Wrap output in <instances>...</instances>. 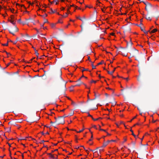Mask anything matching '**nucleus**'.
I'll return each instance as SVG.
<instances>
[{
  "instance_id": "25",
  "label": "nucleus",
  "mask_w": 159,
  "mask_h": 159,
  "mask_svg": "<svg viewBox=\"0 0 159 159\" xmlns=\"http://www.w3.org/2000/svg\"><path fill=\"white\" fill-rule=\"evenodd\" d=\"M74 114V111H72L70 113H69V114L68 115V116H72Z\"/></svg>"
},
{
  "instance_id": "27",
  "label": "nucleus",
  "mask_w": 159,
  "mask_h": 159,
  "mask_svg": "<svg viewBox=\"0 0 159 159\" xmlns=\"http://www.w3.org/2000/svg\"><path fill=\"white\" fill-rule=\"evenodd\" d=\"M9 21H10L13 25H15V23L14 22V21L13 20H9Z\"/></svg>"
},
{
  "instance_id": "13",
  "label": "nucleus",
  "mask_w": 159,
  "mask_h": 159,
  "mask_svg": "<svg viewBox=\"0 0 159 159\" xmlns=\"http://www.w3.org/2000/svg\"><path fill=\"white\" fill-rule=\"evenodd\" d=\"M145 18L147 20H152L151 17L149 16L148 15H146V16L145 17Z\"/></svg>"
},
{
  "instance_id": "3",
  "label": "nucleus",
  "mask_w": 159,
  "mask_h": 159,
  "mask_svg": "<svg viewBox=\"0 0 159 159\" xmlns=\"http://www.w3.org/2000/svg\"><path fill=\"white\" fill-rule=\"evenodd\" d=\"M57 121V125L60 124H63L65 123V120L64 119H63V117H61V116L58 117V120Z\"/></svg>"
},
{
  "instance_id": "2",
  "label": "nucleus",
  "mask_w": 159,
  "mask_h": 159,
  "mask_svg": "<svg viewBox=\"0 0 159 159\" xmlns=\"http://www.w3.org/2000/svg\"><path fill=\"white\" fill-rule=\"evenodd\" d=\"M118 51H119L120 52H121V55L126 56L127 55V53H126V50L124 48L120 47L119 49L118 50Z\"/></svg>"
},
{
  "instance_id": "11",
  "label": "nucleus",
  "mask_w": 159,
  "mask_h": 159,
  "mask_svg": "<svg viewBox=\"0 0 159 159\" xmlns=\"http://www.w3.org/2000/svg\"><path fill=\"white\" fill-rule=\"evenodd\" d=\"M94 96H95V98L94 99H93V100H94L96 99L97 97H99L101 95L100 94H98V95H97L95 92H94Z\"/></svg>"
},
{
  "instance_id": "43",
  "label": "nucleus",
  "mask_w": 159,
  "mask_h": 159,
  "mask_svg": "<svg viewBox=\"0 0 159 159\" xmlns=\"http://www.w3.org/2000/svg\"><path fill=\"white\" fill-rule=\"evenodd\" d=\"M75 85H72L70 87V89H73L74 87H75Z\"/></svg>"
},
{
  "instance_id": "47",
  "label": "nucleus",
  "mask_w": 159,
  "mask_h": 159,
  "mask_svg": "<svg viewBox=\"0 0 159 159\" xmlns=\"http://www.w3.org/2000/svg\"><path fill=\"white\" fill-rule=\"evenodd\" d=\"M26 120L27 122H31L30 120L29 119H26Z\"/></svg>"
},
{
  "instance_id": "34",
  "label": "nucleus",
  "mask_w": 159,
  "mask_h": 159,
  "mask_svg": "<svg viewBox=\"0 0 159 159\" xmlns=\"http://www.w3.org/2000/svg\"><path fill=\"white\" fill-rule=\"evenodd\" d=\"M84 129V128H83L81 129V130H80L79 131H77V133H80L82 132Z\"/></svg>"
},
{
  "instance_id": "62",
  "label": "nucleus",
  "mask_w": 159,
  "mask_h": 159,
  "mask_svg": "<svg viewBox=\"0 0 159 159\" xmlns=\"http://www.w3.org/2000/svg\"><path fill=\"white\" fill-rule=\"evenodd\" d=\"M132 143L133 144L134 146L135 145V142H132Z\"/></svg>"
},
{
  "instance_id": "32",
  "label": "nucleus",
  "mask_w": 159,
  "mask_h": 159,
  "mask_svg": "<svg viewBox=\"0 0 159 159\" xmlns=\"http://www.w3.org/2000/svg\"><path fill=\"white\" fill-rule=\"evenodd\" d=\"M68 116V115H64L63 116H61V117H63V119H64V118L65 117H66L67 116Z\"/></svg>"
},
{
  "instance_id": "48",
  "label": "nucleus",
  "mask_w": 159,
  "mask_h": 159,
  "mask_svg": "<svg viewBox=\"0 0 159 159\" xmlns=\"http://www.w3.org/2000/svg\"><path fill=\"white\" fill-rule=\"evenodd\" d=\"M93 127L95 129H97V128H96V126L95 125H93Z\"/></svg>"
},
{
  "instance_id": "18",
  "label": "nucleus",
  "mask_w": 159,
  "mask_h": 159,
  "mask_svg": "<svg viewBox=\"0 0 159 159\" xmlns=\"http://www.w3.org/2000/svg\"><path fill=\"white\" fill-rule=\"evenodd\" d=\"M90 105H91V106H93V105H96V103L94 102H91L90 103Z\"/></svg>"
},
{
  "instance_id": "58",
  "label": "nucleus",
  "mask_w": 159,
  "mask_h": 159,
  "mask_svg": "<svg viewBox=\"0 0 159 159\" xmlns=\"http://www.w3.org/2000/svg\"><path fill=\"white\" fill-rule=\"evenodd\" d=\"M88 60L91 61V59L89 57H88Z\"/></svg>"
},
{
  "instance_id": "7",
  "label": "nucleus",
  "mask_w": 159,
  "mask_h": 159,
  "mask_svg": "<svg viewBox=\"0 0 159 159\" xmlns=\"http://www.w3.org/2000/svg\"><path fill=\"white\" fill-rule=\"evenodd\" d=\"M77 18L83 22V23L84 22V20H85V16H83L82 18H81L80 17H77Z\"/></svg>"
},
{
  "instance_id": "46",
  "label": "nucleus",
  "mask_w": 159,
  "mask_h": 159,
  "mask_svg": "<svg viewBox=\"0 0 159 159\" xmlns=\"http://www.w3.org/2000/svg\"><path fill=\"white\" fill-rule=\"evenodd\" d=\"M51 10L52 11V13H55V11H53L52 8H51Z\"/></svg>"
},
{
  "instance_id": "56",
  "label": "nucleus",
  "mask_w": 159,
  "mask_h": 159,
  "mask_svg": "<svg viewBox=\"0 0 159 159\" xmlns=\"http://www.w3.org/2000/svg\"><path fill=\"white\" fill-rule=\"evenodd\" d=\"M88 116L91 117L92 118V117H93L91 115H90L89 113L88 114Z\"/></svg>"
},
{
  "instance_id": "4",
  "label": "nucleus",
  "mask_w": 159,
  "mask_h": 159,
  "mask_svg": "<svg viewBox=\"0 0 159 159\" xmlns=\"http://www.w3.org/2000/svg\"><path fill=\"white\" fill-rule=\"evenodd\" d=\"M134 51L132 52L131 57L135 56H138L139 55L138 50L134 48ZM130 58V57H129V58Z\"/></svg>"
},
{
  "instance_id": "26",
  "label": "nucleus",
  "mask_w": 159,
  "mask_h": 159,
  "mask_svg": "<svg viewBox=\"0 0 159 159\" xmlns=\"http://www.w3.org/2000/svg\"><path fill=\"white\" fill-rule=\"evenodd\" d=\"M103 61L102 60L101 62L98 63L97 65L98 66L99 65L102 64L103 63Z\"/></svg>"
},
{
  "instance_id": "59",
  "label": "nucleus",
  "mask_w": 159,
  "mask_h": 159,
  "mask_svg": "<svg viewBox=\"0 0 159 159\" xmlns=\"http://www.w3.org/2000/svg\"><path fill=\"white\" fill-rule=\"evenodd\" d=\"M123 79H125L126 80H128V78H123V77H122Z\"/></svg>"
},
{
  "instance_id": "50",
  "label": "nucleus",
  "mask_w": 159,
  "mask_h": 159,
  "mask_svg": "<svg viewBox=\"0 0 159 159\" xmlns=\"http://www.w3.org/2000/svg\"><path fill=\"white\" fill-rule=\"evenodd\" d=\"M4 52H6V53L7 55H8V54H10V55H11V54H10V53H8V52H7L6 51H5V50L4 51Z\"/></svg>"
},
{
  "instance_id": "41",
  "label": "nucleus",
  "mask_w": 159,
  "mask_h": 159,
  "mask_svg": "<svg viewBox=\"0 0 159 159\" xmlns=\"http://www.w3.org/2000/svg\"><path fill=\"white\" fill-rule=\"evenodd\" d=\"M93 83H96V81H94V80H91V83H93Z\"/></svg>"
},
{
  "instance_id": "16",
  "label": "nucleus",
  "mask_w": 159,
  "mask_h": 159,
  "mask_svg": "<svg viewBox=\"0 0 159 159\" xmlns=\"http://www.w3.org/2000/svg\"><path fill=\"white\" fill-rule=\"evenodd\" d=\"M75 43H74L72 46V48L73 49H75Z\"/></svg>"
},
{
  "instance_id": "15",
  "label": "nucleus",
  "mask_w": 159,
  "mask_h": 159,
  "mask_svg": "<svg viewBox=\"0 0 159 159\" xmlns=\"http://www.w3.org/2000/svg\"><path fill=\"white\" fill-rule=\"evenodd\" d=\"M108 145V142H104L103 143L102 147H105Z\"/></svg>"
},
{
  "instance_id": "17",
  "label": "nucleus",
  "mask_w": 159,
  "mask_h": 159,
  "mask_svg": "<svg viewBox=\"0 0 159 159\" xmlns=\"http://www.w3.org/2000/svg\"><path fill=\"white\" fill-rule=\"evenodd\" d=\"M142 21H143V20H142V19H141V20H140V22H141V23H140V25H138L137 24H136V25H137V26H139V27H141V25H143V24H142Z\"/></svg>"
},
{
  "instance_id": "24",
  "label": "nucleus",
  "mask_w": 159,
  "mask_h": 159,
  "mask_svg": "<svg viewBox=\"0 0 159 159\" xmlns=\"http://www.w3.org/2000/svg\"><path fill=\"white\" fill-rule=\"evenodd\" d=\"M130 131L132 132V134L134 137H136V135L134 134V133L133 131L131 129L130 130Z\"/></svg>"
},
{
  "instance_id": "23",
  "label": "nucleus",
  "mask_w": 159,
  "mask_h": 159,
  "mask_svg": "<svg viewBox=\"0 0 159 159\" xmlns=\"http://www.w3.org/2000/svg\"><path fill=\"white\" fill-rule=\"evenodd\" d=\"M25 37H26L27 39H29V35L27 34H25V35H24Z\"/></svg>"
},
{
  "instance_id": "12",
  "label": "nucleus",
  "mask_w": 159,
  "mask_h": 159,
  "mask_svg": "<svg viewBox=\"0 0 159 159\" xmlns=\"http://www.w3.org/2000/svg\"><path fill=\"white\" fill-rule=\"evenodd\" d=\"M32 48H34L35 52V54H36V56L38 57L39 55V53L38 52V51L36 50L35 48L34 47H32Z\"/></svg>"
},
{
  "instance_id": "60",
  "label": "nucleus",
  "mask_w": 159,
  "mask_h": 159,
  "mask_svg": "<svg viewBox=\"0 0 159 159\" xmlns=\"http://www.w3.org/2000/svg\"><path fill=\"white\" fill-rule=\"evenodd\" d=\"M110 34L111 35L114 36V33H111Z\"/></svg>"
},
{
  "instance_id": "20",
  "label": "nucleus",
  "mask_w": 159,
  "mask_h": 159,
  "mask_svg": "<svg viewBox=\"0 0 159 159\" xmlns=\"http://www.w3.org/2000/svg\"><path fill=\"white\" fill-rule=\"evenodd\" d=\"M18 40H19L18 38V37H17L16 38V40L14 42H13V44H16V43H17V42L18 41Z\"/></svg>"
},
{
  "instance_id": "44",
  "label": "nucleus",
  "mask_w": 159,
  "mask_h": 159,
  "mask_svg": "<svg viewBox=\"0 0 159 159\" xmlns=\"http://www.w3.org/2000/svg\"><path fill=\"white\" fill-rule=\"evenodd\" d=\"M100 130H101V131H103L104 132H106V130H105V129H100Z\"/></svg>"
},
{
  "instance_id": "52",
  "label": "nucleus",
  "mask_w": 159,
  "mask_h": 159,
  "mask_svg": "<svg viewBox=\"0 0 159 159\" xmlns=\"http://www.w3.org/2000/svg\"><path fill=\"white\" fill-rule=\"evenodd\" d=\"M8 124H11L12 125H13L14 124L12 123V122L11 121H10L8 123Z\"/></svg>"
},
{
  "instance_id": "51",
  "label": "nucleus",
  "mask_w": 159,
  "mask_h": 159,
  "mask_svg": "<svg viewBox=\"0 0 159 159\" xmlns=\"http://www.w3.org/2000/svg\"><path fill=\"white\" fill-rule=\"evenodd\" d=\"M90 132H91V133L92 134V135L91 136V138H93V132L91 131H90Z\"/></svg>"
},
{
  "instance_id": "5",
  "label": "nucleus",
  "mask_w": 159,
  "mask_h": 159,
  "mask_svg": "<svg viewBox=\"0 0 159 159\" xmlns=\"http://www.w3.org/2000/svg\"><path fill=\"white\" fill-rule=\"evenodd\" d=\"M59 73L57 77V81H59V80H62L63 79L61 76L62 75L61 71V70L59 71Z\"/></svg>"
},
{
  "instance_id": "61",
  "label": "nucleus",
  "mask_w": 159,
  "mask_h": 159,
  "mask_svg": "<svg viewBox=\"0 0 159 159\" xmlns=\"http://www.w3.org/2000/svg\"><path fill=\"white\" fill-rule=\"evenodd\" d=\"M89 150L90 151H93V152H94L95 151V150H93L89 148Z\"/></svg>"
},
{
  "instance_id": "63",
  "label": "nucleus",
  "mask_w": 159,
  "mask_h": 159,
  "mask_svg": "<svg viewBox=\"0 0 159 159\" xmlns=\"http://www.w3.org/2000/svg\"><path fill=\"white\" fill-rule=\"evenodd\" d=\"M81 78H79L76 82H77V81H80L81 80Z\"/></svg>"
},
{
  "instance_id": "57",
  "label": "nucleus",
  "mask_w": 159,
  "mask_h": 159,
  "mask_svg": "<svg viewBox=\"0 0 159 159\" xmlns=\"http://www.w3.org/2000/svg\"><path fill=\"white\" fill-rule=\"evenodd\" d=\"M98 105V104L97 105H96V106L95 108H94V110L98 108L97 105Z\"/></svg>"
},
{
  "instance_id": "19",
  "label": "nucleus",
  "mask_w": 159,
  "mask_h": 159,
  "mask_svg": "<svg viewBox=\"0 0 159 159\" xmlns=\"http://www.w3.org/2000/svg\"><path fill=\"white\" fill-rule=\"evenodd\" d=\"M47 154L48 155L50 156L51 157V158H53V159L54 158V157L53 156V155H52L51 154V153H48Z\"/></svg>"
},
{
  "instance_id": "49",
  "label": "nucleus",
  "mask_w": 159,
  "mask_h": 159,
  "mask_svg": "<svg viewBox=\"0 0 159 159\" xmlns=\"http://www.w3.org/2000/svg\"><path fill=\"white\" fill-rule=\"evenodd\" d=\"M21 7H23L25 9H26V7L24 5H21Z\"/></svg>"
},
{
  "instance_id": "55",
  "label": "nucleus",
  "mask_w": 159,
  "mask_h": 159,
  "mask_svg": "<svg viewBox=\"0 0 159 159\" xmlns=\"http://www.w3.org/2000/svg\"><path fill=\"white\" fill-rule=\"evenodd\" d=\"M143 2L144 3V4L146 5H146L147 4V3H149V2Z\"/></svg>"
},
{
  "instance_id": "22",
  "label": "nucleus",
  "mask_w": 159,
  "mask_h": 159,
  "mask_svg": "<svg viewBox=\"0 0 159 159\" xmlns=\"http://www.w3.org/2000/svg\"><path fill=\"white\" fill-rule=\"evenodd\" d=\"M92 62V67L93 69H95L96 66H94V65H93V63L94 62Z\"/></svg>"
},
{
  "instance_id": "21",
  "label": "nucleus",
  "mask_w": 159,
  "mask_h": 159,
  "mask_svg": "<svg viewBox=\"0 0 159 159\" xmlns=\"http://www.w3.org/2000/svg\"><path fill=\"white\" fill-rule=\"evenodd\" d=\"M27 20H30L31 21V22L34 23V20L31 18H30L29 19H27Z\"/></svg>"
},
{
  "instance_id": "42",
  "label": "nucleus",
  "mask_w": 159,
  "mask_h": 159,
  "mask_svg": "<svg viewBox=\"0 0 159 159\" xmlns=\"http://www.w3.org/2000/svg\"><path fill=\"white\" fill-rule=\"evenodd\" d=\"M56 1H57L58 2V0H53V1L52 2H51V4H52L53 2H56Z\"/></svg>"
},
{
  "instance_id": "40",
  "label": "nucleus",
  "mask_w": 159,
  "mask_h": 159,
  "mask_svg": "<svg viewBox=\"0 0 159 159\" xmlns=\"http://www.w3.org/2000/svg\"><path fill=\"white\" fill-rule=\"evenodd\" d=\"M11 131V128H9L7 129V132H9Z\"/></svg>"
},
{
  "instance_id": "35",
  "label": "nucleus",
  "mask_w": 159,
  "mask_h": 159,
  "mask_svg": "<svg viewBox=\"0 0 159 159\" xmlns=\"http://www.w3.org/2000/svg\"><path fill=\"white\" fill-rule=\"evenodd\" d=\"M136 116H135L134 117L132 118V119H131V120L130 121H129V122H131L133 120H134V119H135V118H136Z\"/></svg>"
},
{
  "instance_id": "36",
  "label": "nucleus",
  "mask_w": 159,
  "mask_h": 159,
  "mask_svg": "<svg viewBox=\"0 0 159 159\" xmlns=\"http://www.w3.org/2000/svg\"><path fill=\"white\" fill-rule=\"evenodd\" d=\"M55 122H54V123H56L57 124V120H58V118H57L56 117H55Z\"/></svg>"
},
{
  "instance_id": "29",
  "label": "nucleus",
  "mask_w": 159,
  "mask_h": 159,
  "mask_svg": "<svg viewBox=\"0 0 159 159\" xmlns=\"http://www.w3.org/2000/svg\"><path fill=\"white\" fill-rule=\"evenodd\" d=\"M8 43L7 42V43L5 44H2V45L4 46H7L8 45Z\"/></svg>"
},
{
  "instance_id": "8",
  "label": "nucleus",
  "mask_w": 159,
  "mask_h": 159,
  "mask_svg": "<svg viewBox=\"0 0 159 159\" xmlns=\"http://www.w3.org/2000/svg\"><path fill=\"white\" fill-rule=\"evenodd\" d=\"M140 29L142 31H143L145 34H147L148 32H150V30L148 31H146L143 28L140 27Z\"/></svg>"
},
{
  "instance_id": "37",
  "label": "nucleus",
  "mask_w": 159,
  "mask_h": 159,
  "mask_svg": "<svg viewBox=\"0 0 159 159\" xmlns=\"http://www.w3.org/2000/svg\"><path fill=\"white\" fill-rule=\"evenodd\" d=\"M124 141L123 142V143H124L126 141H127V139L126 137H124Z\"/></svg>"
},
{
  "instance_id": "33",
  "label": "nucleus",
  "mask_w": 159,
  "mask_h": 159,
  "mask_svg": "<svg viewBox=\"0 0 159 159\" xmlns=\"http://www.w3.org/2000/svg\"><path fill=\"white\" fill-rule=\"evenodd\" d=\"M48 22V20L47 19H44V24L45 23H47Z\"/></svg>"
},
{
  "instance_id": "31",
  "label": "nucleus",
  "mask_w": 159,
  "mask_h": 159,
  "mask_svg": "<svg viewBox=\"0 0 159 159\" xmlns=\"http://www.w3.org/2000/svg\"><path fill=\"white\" fill-rule=\"evenodd\" d=\"M71 104L73 105L74 106H75V103L73 102V101L71 100Z\"/></svg>"
},
{
  "instance_id": "28",
  "label": "nucleus",
  "mask_w": 159,
  "mask_h": 159,
  "mask_svg": "<svg viewBox=\"0 0 159 159\" xmlns=\"http://www.w3.org/2000/svg\"><path fill=\"white\" fill-rule=\"evenodd\" d=\"M84 71H89V69H88L84 68L82 71L83 72Z\"/></svg>"
},
{
  "instance_id": "53",
  "label": "nucleus",
  "mask_w": 159,
  "mask_h": 159,
  "mask_svg": "<svg viewBox=\"0 0 159 159\" xmlns=\"http://www.w3.org/2000/svg\"><path fill=\"white\" fill-rule=\"evenodd\" d=\"M80 84H76L75 85V86H80Z\"/></svg>"
},
{
  "instance_id": "30",
  "label": "nucleus",
  "mask_w": 159,
  "mask_h": 159,
  "mask_svg": "<svg viewBox=\"0 0 159 159\" xmlns=\"http://www.w3.org/2000/svg\"><path fill=\"white\" fill-rule=\"evenodd\" d=\"M131 30V29L129 27H128L127 29H126V31H129V32H130Z\"/></svg>"
},
{
  "instance_id": "9",
  "label": "nucleus",
  "mask_w": 159,
  "mask_h": 159,
  "mask_svg": "<svg viewBox=\"0 0 159 159\" xmlns=\"http://www.w3.org/2000/svg\"><path fill=\"white\" fill-rule=\"evenodd\" d=\"M116 68H114V69L111 72H110L108 70L107 71V73L108 74H110V75H112L113 73H114V72L115 69H116Z\"/></svg>"
},
{
  "instance_id": "10",
  "label": "nucleus",
  "mask_w": 159,
  "mask_h": 159,
  "mask_svg": "<svg viewBox=\"0 0 159 159\" xmlns=\"http://www.w3.org/2000/svg\"><path fill=\"white\" fill-rule=\"evenodd\" d=\"M132 44H133V43H132V42L131 41V39H130V42L129 43H128V42H127V47H128V46H130V47H131L132 46Z\"/></svg>"
},
{
  "instance_id": "39",
  "label": "nucleus",
  "mask_w": 159,
  "mask_h": 159,
  "mask_svg": "<svg viewBox=\"0 0 159 159\" xmlns=\"http://www.w3.org/2000/svg\"><path fill=\"white\" fill-rule=\"evenodd\" d=\"M67 13H66V15H65V16H64V15H62V16L63 17H66L67 16Z\"/></svg>"
},
{
  "instance_id": "64",
  "label": "nucleus",
  "mask_w": 159,
  "mask_h": 159,
  "mask_svg": "<svg viewBox=\"0 0 159 159\" xmlns=\"http://www.w3.org/2000/svg\"><path fill=\"white\" fill-rule=\"evenodd\" d=\"M45 142V141H44V140H43L42 141H41V142H40V143H44V142Z\"/></svg>"
},
{
  "instance_id": "14",
  "label": "nucleus",
  "mask_w": 159,
  "mask_h": 159,
  "mask_svg": "<svg viewBox=\"0 0 159 159\" xmlns=\"http://www.w3.org/2000/svg\"><path fill=\"white\" fill-rule=\"evenodd\" d=\"M157 29H153V30H152V31H151L150 32V33L151 34L154 33L155 32H156L157 31Z\"/></svg>"
},
{
  "instance_id": "54",
  "label": "nucleus",
  "mask_w": 159,
  "mask_h": 159,
  "mask_svg": "<svg viewBox=\"0 0 159 159\" xmlns=\"http://www.w3.org/2000/svg\"><path fill=\"white\" fill-rule=\"evenodd\" d=\"M9 9L11 11V12H13L12 11H13L14 10V9H13L12 10V9L10 8Z\"/></svg>"
},
{
  "instance_id": "45",
  "label": "nucleus",
  "mask_w": 159,
  "mask_h": 159,
  "mask_svg": "<svg viewBox=\"0 0 159 159\" xmlns=\"http://www.w3.org/2000/svg\"><path fill=\"white\" fill-rule=\"evenodd\" d=\"M112 105L113 106H114L116 105V102H114L112 103Z\"/></svg>"
},
{
  "instance_id": "6",
  "label": "nucleus",
  "mask_w": 159,
  "mask_h": 159,
  "mask_svg": "<svg viewBox=\"0 0 159 159\" xmlns=\"http://www.w3.org/2000/svg\"><path fill=\"white\" fill-rule=\"evenodd\" d=\"M146 6L145 7V9L148 11V10L150 9L152 7V5L150 3H147Z\"/></svg>"
},
{
  "instance_id": "38",
  "label": "nucleus",
  "mask_w": 159,
  "mask_h": 159,
  "mask_svg": "<svg viewBox=\"0 0 159 159\" xmlns=\"http://www.w3.org/2000/svg\"><path fill=\"white\" fill-rule=\"evenodd\" d=\"M92 119L94 121H96L98 120V118L94 119L93 117H92Z\"/></svg>"
},
{
  "instance_id": "1",
  "label": "nucleus",
  "mask_w": 159,
  "mask_h": 159,
  "mask_svg": "<svg viewBox=\"0 0 159 159\" xmlns=\"http://www.w3.org/2000/svg\"><path fill=\"white\" fill-rule=\"evenodd\" d=\"M18 30V29L16 26L13 27H10L9 29V33L13 35H15L14 33L17 32Z\"/></svg>"
}]
</instances>
